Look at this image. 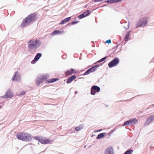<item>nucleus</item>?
Returning <instances> with one entry per match:
<instances>
[{"instance_id": "nucleus-1", "label": "nucleus", "mask_w": 154, "mask_h": 154, "mask_svg": "<svg viewBox=\"0 0 154 154\" xmlns=\"http://www.w3.org/2000/svg\"><path fill=\"white\" fill-rule=\"evenodd\" d=\"M27 44L29 51L31 53L34 54L41 46V42L39 39H31L29 41Z\"/></svg>"}, {"instance_id": "nucleus-2", "label": "nucleus", "mask_w": 154, "mask_h": 154, "mask_svg": "<svg viewBox=\"0 0 154 154\" xmlns=\"http://www.w3.org/2000/svg\"><path fill=\"white\" fill-rule=\"evenodd\" d=\"M36 16L37 14L35 13L30 14L23 20L22 23L20 25V27H23L32 22L36 21L37 20Z\"/></svg>"}, {"instance_id": "nucleus-3", "label": "nucleus", "mask_w": 154, "mask_h": 154, "mask_svg": "<svg viewBox=\"0 0 154 154\" xmlns=\"http://www.w3.org/2000/svg\"><path fill=\"white\" fill-rule=\"evenodd\" d=\"M46 137L40 136H37L34 137V139L39 142L38 144H39V143L42 144H51L53 140H50L49 139H46Z\"/></svg>"}, {"instance_id": "nucleus-4", "label": "nucleus", "mask_w": 154, "mask_h": 154, "mask_svg": "<svg viewBox=\"0 0 154 154\" xmlns=\"http://www.w3.org/2000/svg\"><path fill=\"white\" fill-rule=\"evenodd\" d=\"M149 19L148 17H145L140 19L136 24V27L138 28L139 27H144L148 23Z\"/></svg>"}, {"instance_id": "nucleus-5", "label": "nucleus", "mask_w": 154, "mask_h": 154, "mask_svg": "<svg viewBox=\"0 0 154 154\" xmlns=\"http://www.w3.org/2000/svg\"><path fill=\"white\" fill-rule=\"evenodd\" d=\"M138 122V120L136 118H131L125 122L123 126H131L135 124Z\"/></svg>"}, {"instance_id": "nucleus-6", "label": "nucleus", "mask_w": 154, "mask_h": 154, "mask_svg": "<svg viewBox=\"0 0 154 154\" xmlns=\"http://www.w3.org/2000/svg\"><path fill=\"white\" fill-rule=\"evenodd\" d=\"M119 60L118 57H115L109 63L108 66L109 68L116 66L119 63Z\"/></svg>"}, {"instance_id": "nucleus-7", "label": "nucleus", "mask_w": 154, "mask_h": 154, "mask_svg": "<svg viewBox=\"0 0 154 154\" xmlns=\"http://www.w3.org/2000/svg\"><path fill=\"white\" fill-rule=\"evenodd\" d=\"M100 88L97 85L92 86L91 88V94L92 95H94L96 93H98L100 91Z\"/></svg>"}, {"instance_id": "nucleus-8", "label": "nucleus", "mask_w": 154, "mask_h": 154, "mask_svg": "<svg viewBox=\"0 0 154 154\" xmlns=\"http://www.w3.org/2000/svg\"><path fill=\"white\" fill-rule=\"evenodd\" d=\"M34 137L31 134L25 132L23 141L27 142H30L33 138L34 139Z\"/></svg>"}, {"instance_id": "nucleus-9", "label": "nucleus", "mask_w": 154, "mask_h": 154, "mask_svg": "<svg viewBox=\"0 0 154 154\" xmlns=\"http://www.w3.org/2000/svg\"><path fill=\"white\" fill-rule=\"evenodd\" d=\"M13 95L12 94V93L11 92V91L10 89H9L5 93V94L4 95L1 97L2 98H4L5 99L7 98H12Z\"/></svg>"}, {"instance_id": "nucleus-10", "label": "nucleus", "mask_w": 154, "mask_h": 154, "mask_svg": "<svg viewBox=\"0 0 154 154\" xmlns=\"http://www.w3.org/2000/svg\"><path fill=\"white\" fill-rule=\"evenodd\" d=\"M91 13L90 10H88L79 15L78 17L80 19H82L89 15Z\"/></svg>"}, {"instance_id": "nucleus-11", "label": "nucleus", "mask_w": 154, "mask_h": 154, "mask_svg": "<svg viewBox=\"0 0 154 154\" xmlns=\"http://www.w3.org/2000/svg\"><path fill=\"white\" fill-rule=\"evenodd\" d=\"M25 133V132H24L18 133L16 135L18 139L23 141Z\"/></svg>"}, {"instance_id": "nucleus-12", "label": "nucleus", "mask_w": 154, "mask_h": 154, "mask_svg": "<svg viewBox=\"0 0 154 154\" xmlns=\"http://www.w3.org/2000/svg\"><path fill=\"white\" fill-rule=\"evenodd\" d=\"M104 154H114L113 147L109 146L105 149Z\"/></svg>"}, {"instance_id": "nucleus-13", "label": "nucleus", "mask_w": 154, "mask_h": 154, "mask_svg": "<svg viewBox=\"0 0 154 154\" xmlns=\"http://www.w3.org/2000/svg\"><path fill=\"white\" fill-rule=\"evenodd\" d=\"M154 120V115H152L149 116L147 118L145 122V125L147 126L149 125L151 122H152Z\"/></svg>"}, {"instance_id": "nucleus-14", "label": "nucleus", "mask_w": 154, "mask_h": 154, "mask_svg": "<svg viewBox=\"0 0 154 154\" xmlns=\"http://www.w3.org/2000/svg\"><path fill=\"white\" fill-rule=\"evenodd\" d=\"M96 71V70L93 66L88 69L83 74L81 75H88L92 72H94Z\"/></svg>"}, {"instance_id": "nucleus-15", "label": "nucleus", "mask_w": 154, "mask_h": 154, "mask_svg": "<svg viewBox=\"0 0 154 154\" xmlns=\"http://www.w3.org/2000/svg\"><path fill=\"white\" fill-rule=\"evenodd\" d=\"M19 73L17 72H16L14 76H13L12 80L13 81H16L18 82L20 80V78L19 75Z\"/></svg>"}, {"instance_id": "nucleus-16", "label": "nucleus", "mask_w": 154, "mask_h": 154, "mask_svg": "<svg viewBox=\"0 0 154 154\" xmlns=\"http://www.w3.org/2000/svg\"><path fill=\"white\" fill-rule=\"evenodd\" d=\"M77 78V76L75 75H73L68 77L66 81L67 84H68L71 83L74 80Z\"/></svg>"}, {"instance_id": "nucleus-17", "label": "nucleus", "mask_w": 154, "mask_h": 154, "mask_svg": "<svg viewBox=\"0 0 154 154\" xmlns=\"http://www.w3.org/2000/svg\"><path fill=\"white\" fill-rule=\"evenodd\" d=\"M64 32V31L63 30L60 31L59 30H56L53 31L51 33V35L54 36L55 35L59 34H61Z\"/></svg>"}, {"instance_id": "nucleus-18", "label": "nucleus", "mask_w": 154, "mask_h": 154, "mask_svg": "<svg viewBox=\"0 0 154 154\" xmlns=\"http://www.w3.org/2000/svg\"><path fill=\"white\" fill-rule=\"evenodd\" d=\"M71 19V17H69L62 20L59 23L60 25L64 24L68 22Z\"/></svg>"}, {"instance_id": "nucleus-19", "label": "nucleus", "mask_w": 154, "mask_h": 154, "mask_svg": "<svg viewBox=\"0 0 154 154\" xmlns=\"http://www.w3.org/2000/svg\"><path fill=\"white\" fill-rule=\"evenodd\" d=\"M35 83L37 86H39L40 84L42 83L43 81L41 78L37 77L35 79Z\"/></svg>"}, {"instance_id": "nucleus-20", "label": "nucleus", "mask_w": 154, "mask_h": 154, "mask_svg": "<svg viewBox=\"0 0 154 154\" xmlns=\"http://www.w3.org/2000/svg\"><path fill=\"white\" fill-rule=\"evenodd\" d=\"M59 80V79L58 78H52L51 79H49L47 81V83H50L54 82L57 81Z\"/></svg>"}, {"instance_id": "nucleus-21", "label": "nucleus", "mask_w": 154, "mask_h": 154, "mask_svg": "<svg viewBox=\"0 0 154 154\" xmlns=\"http://www.w3.org/2000/svg\"><path fill=\"white\" fill-rule=\"evenodd\" d=\"M84 127V125L83 124H80L78 126L75 127L74 128L75 130L77 131H78L81 130Z\"/></svg>"}, {"instance_id": "nucleus-22", "label": "nucleus", "mask_w": 154, "mask_h": 154, "mask_svg": "<svg viewBox=\"0 0 154 154\" xmlns=\"http://www.w3.org/2000/svg\"><path fill=\"white\" fill-rule=\"evenodd\" d=\"M131 32V31H128L126 33L125 37V41H128L130 39L129 37L130 36V34Z\"/></svg>"}, {"instance_id": "nucleus-23", "label": "nucleus", "mask_w": 154, "mask_h": 154, "mask_svg": "<svg viewBox=\"0 0 154 154\" xmlns=\"http://www.w3.org/2000/svg\"><path fill=\"white\" fill-rule=\"evenodd\" d=\"M106 134V133L103 132L99 134L96 137V139H100L103 138Z\"/></svg>"}, {"instance_id": "nucleus-24", "label": "nucleus", "mask_w": 154, "mask_h": 154, "mask_svg": "<svg viewBox=\"0 0 154 154\" xmlns=\"http://www.w3.org/2000/svg\"><path fill=\"white\" fill-rule=\"evenodd\" d=\"M107 56H105V57L101 58L100 60H98L96 62H95L93 64H96L97 63H100L101 62H103L107 58Z\"/></svg>"}, {"instance_id": "nucleus-25", "label": "nucleus", "mask_w": 154, "mask_h": 154, "mask_svg": "<svg viewBox=\"0 0 154 154\" xmlns=\"http://www.w3.org/2000/svg\"><path fill=\"white\" fill-rule=\"evenodd\" d=\"M42 56V54L41 53H37L35 57L34 58L38 61Z\"/></svg>"}, {"instance_id": "nucleus-26", "label": "nucleus", "mask_w": 154, "mask_h": 154, "mask_svg": "<svg viewBox=\"0 0 154 154\" xmlns=\"http://www.w3.org/2000/svg\"><path fill=\"white\" fill-rule=\"evenodd\" d=\"M49 76L48 74H46L45 75H42L41 78L44 81V80H46L48 79V78Z\"/></svg>"}, {"instance_id": "nucleus-27", "label": "nucleus", "mask_w": 154, "mask_h": 154, "mask_svg": "<svg viewBox=\"0 0 154 154\" xmlns=\"http://www.w3.org/2000/svg\"><path fill=\"white\" fill-rule=\"evenodd\" d=\"M133 151V149H129L126 150L123 154H131Z\"/></svg>"}, {"instance_id": "nucleus-28", "label": "nucleus", "mask_w": 154, "mask_h": 154, "mask_svg": "<svg viewBox=\"0 0 154 154\" xmlns=\"http://www.w3.org/2000/svg\"><path fill=\"white\" fill-rule=\"evenodd\" d=\"M72 74V72L71 71V70L70 69L69 70H67L65 72V75H66L68 76H69V75H70Z\"/></svg>"}, {"instance_id": "nucleus-29", "label": "nucleus", "mask_w": 154, "mask_h": 154, "mask_svg": "<svg viewBox=\"0 0 154 154\" xmlns=\"http://www.w3.org/2000/svg\"><path fill=\"white\" fill-rule=\"evenodd\" d=\"M119 45H117L116 46H115L114 47H113L111 49H110L109 50V51H111L112 50L114 49H116V50L113 51L112 52L111 54H112L113 53L115 52L116 50L117 49V48H118V46Z\"/></svg>"}, {"instance_id": "nucleus-30", "label": "nucleus", "mask_w": 154, "mask_h": 154, "mask_svg": "<svg viewBox=\"0 0 154 154\" xmlns=\"http://www.w3.org/2000/svg\"><path fill=\"white\" fill-rule=\"evenodd\" d=\"M109 3L110 4H112L111 0H107L103 2H102L101 4L102 3Z\"/></svg>"}, {"instance_id": "nucleus-31", "label": "nucleus", "mask_w": 154, "mask_h": 154, "mask_svg": "<svg viewBox=\"0 0 154 154\" xmlns=\"http://www.w3.org/2000/svg\"><path fill=\"white\" fill-rule=\"evenodd\" d=\"M26 93V92L24 91H23L22 92H21V93H20V94H19L18 96H20L22 95H25V94Z\"/></svg>"}, {"instance_id": "nucleus-32", "label": "nucleus", "mask_w": 154, "mask_h": 154, "mask_svg": "<svg viewBox=\"0 0 154 154\" xmlns=\"http://www.w3.org/2000/svg\"><path fill=\"white\" fill-rule=\"evenodd\" d=\"M70 69L71 70V71L72 72V74L75 73L77 72L76 70L75 69L71 68Z\"/></svg>"}, {"instance_id": "nucleus-33", "label": "nucleus", "mask_w": 154, "mask_h": 154, "mask_svg": "<svg viewBox=\"0 0 154 154\" xmlns=\"http://www.w3.org/2000/svg\"><path fill=\"white\" fill-rule=\"evenodd\" d=\"M37 61H38L36 59H35L34 58L33 60L31 62V63L32 64H34Z\"/></svg>"}, {"instance_id": "nucleus-34", "label": "nucleus", "mask_w": 154, "mask_h": 154, "mask_svg": "<svg viewBox=\"0 0 154 154\" xmlns=\"http://www.w3.org/2000/svg\"><path fill=\"white\" fill-rule=\"evenodd\" d=\"M79 22V21H73L71 22V24L72 25H75Z\"/></svg>"}, {"instance_id": "nucleus-35", "label": "nucleus", "mask_w": 154, "mask_h": 154, "mask_svg": "<svg viewBox=\"0 0 154 154\" xmlns=\"http://www.w3.org/2000/svg\"><path fill=\"white\" fill-rule=\"evenodd\" d=\"M75 129L73 128L70 129L69 131V133H72L75 132Z\"/></svg>"}, {"instance_id": "nucleus-36", "label": "nucleus", "mask_w": 154, "mask_h": 154, "mask_svg": "<svg viewBox=\"0 0 154 154\" xmlns=\"http://www.w3.org/2000/svg\"><path fill=\"white\" fill-rule=\"evenodd\" d=\"M123 125H117L115 127V128L116 129V130L118 129V128H121L122 127H123L124 126H122Z\"/></svg>"}, {"instance_id": "nucleus-37", "label": "nucleus", "mask_w": 154, "mask_h": 154, "mask_svg": "<svg viewBox=\"0 0 154 154\" xmlns=\"http://www.w3.org/2000/svg\"><path fill=\"white\" fill-rule=\"evenodd\" d=\"M111 40L110 39H109L107 40H106L105 43H108V44H109L110 43H111Z\"/></svg>"}, {"instance_id": "nucleus-38", "label": "nucleus", "mask_w": 154, "mask_h": 154, "mask_svg": "<svg viewBox=\"0 0 154 154\" xmlns=\"http://www.w3.org/2000/svg\"><path fill=\"white\" fill-rule=\"evenodd\" d=\"M99 66H100V65L99 64H97V65H96L93 66V67H94V68H95V70H96L97 69V68Z\"/></svg>"}, {"instance_id": "nucleus-39", "label": "nucleus", "mask_w": 154, "mask_h": 154, "mask_svg": "<svg viewBox=\"0 0 154 154\" xmlns=\"http://www.w3.org/2000/svg\"><path fill=\"white\" fill-rule=\"evenodd\" d=\"M103 0H93L92 1H94L95 2H100L103 1Z\"/></svg>"}, {"instance_id": "nucleus-40", "label": "nucleus", "mask_w": 154, "mask_h": 154, "mask_svg": "<svg viewBox=\"0 0 154 154\" xmlns=\"http://www.w3.org/2000/svg\"><path fill=\"white\" fill-rule=\"evenodd\" d=\"M62 57L63 59H65L66 57V55H62Z\"/></svg>"}, {"instance_id": "nucleus-41", "label": "nucleus", "mask_w": 154, "mask_h": 154, "mask_svg": "<svg viewBox=\"0 0 154 154\" xmlns=\"http://www.w3.org/2000/svg\"><path fill=\"white\" fill-rule=\"evenodd\" d=\"M116 128H114L113 129H112V130L111 131L112 132V133L113 132H115L116 131Z\"/></svg>"}, {"instance_id": "nucleus-42", "label": "nucleus", "mask_w": 154, "mask_h": 154, "mask_svg": "<svg viewBox=\"0 0 154 154\" xmlns=\"http://www.w3.org/2000/svg\"><path fill=\"white\" fill-rule=\"evenodd\" d=\"M71 25H72L71 24V22L69 23H68L67 25L66 26H71Z\"/></svg>"}, {"instance_id": "nucleus-43", "label": "nucleus", "mask_w": 154, "mask_h": 154, "mask_svg": "<svg viewBox=\"0 0 154 154\" xmlns=\"http://www.w3.org/2000/svg\"><path fill=\"white\" fill-rule=\"evenodd\" d=\"M91 42H92L93 43V45L92 46V47H95V45L94 44V41H92Z\"/></svg>"}, {"instance_id": "nucleus-44", "label": "nucleus", "mask_w": 154, "mask_h": 154, "mask_svg": "<svg viewBox=\"0 0 154 154\" xmlns=\"http://www.w3.org/2000/svg\"><path fill=\"white\" fill-rule=\"evenodd\" d=\"M102 130V129H98V130H97V131H96V132H98V131L100 132V131H101Z\"/></svg>"}, {"instance_id": "nucleus-45", "label": "nucleus", "mask_w": 154, "mask_h": 154, "mask_svg": "<svg viewBox=\"0 0 154 154\" xmlns=\"http://www.w3.org/2000/svg\"><path fill=\"white\" fill-rule=\"evenodd\" d=\"M122 47H121V48H120V51H118L116 53H118L119 52H120V51H121L122 50Z\"/></svg>"}, {"instance_id": "nucleus-46", "label": "nucleus", "mask_w": 154, "mask_h": 154, "mask_svg": "<svg viewBox=\"0 0 154 154\" xmlns=\"http://www.w3.org/2000/svg\"><path fill=\"white\" fill-rule=\"evenodd\" d=\"M104 63V62H103L102 63H101L100 64H99V65H100V66H101Z\"/></svg>"}, {"instance_id": "nucleus-47", "label": "nucleus", "mask_w": 154, "mask_h": 154, "mask_svg": "<svg viewBox=\"0 0 154 154\" xmlns=\"http://www.w3.org/2000/svg\"><path fill=\"white\" fill-rule=\"evenodd\" d=\"M108 5H103V6H101V7H105V6H106Z\"/></svg>"}, {"instance_id": "nucleus-48", "label": "nucleus", "mask_w": 154, "mask_h": 154, "mask_svg": "<svg viewBox=\"0 0 154 154\" xmlns=\"http://www.w3.org/2000/svg\"><path fill=\"white\" fill-rule=\"evenodd\" d=\"M77 93H78L77 91H75V93H74L75 94H76Z\"/></svg>"}, {"instance_id": "nucleus-49", "label": "nucleus", "mask_w": 154, "mask_h": 154, "mask_svg": "<svg viewBox=\"0 0 154 154\" xmlns=\"http://www.w3.org/2000/svg\"><path fill=\"white\" fill-rule=\"evenodd\" d=\"M152 148H153L154 149V147L153 146H151L150 149H151Z\"/></svg>"}, {"instance_id": "nucleus-50", "label": "nucleus", "mask_w": 154, "mask_h": 154, "mask_svg": "<svg viewBox=\"0 0 154 154\" xmlns=\"http://www.w3.org/2000/svg\"><path fill=\"white\" fill-rule=\"evenodd\" d=\"M87 5H85V6H84V8H86L87 7Z\"/></svg>"}, {"instance_id": "nucleus-51", "label": "nucleus", "mask_w": 154, "mask_h": 154, "mask_svg": "<svg viewBox=\"0 0 154 154\" xmlns=\"http://www.w3.org/2000/svg\"><path fill=\"white\" fill-rule=\"evenodd\" d=\"M112 132L111 131V132L109 133V135H110V134H112Z\"/></svg>"}, {"instance_id": "nucleus-52", "label": "nucleus", "mask_w": 154, "mask_h": 154, "mask_svg": "<svg viewBox=\"0 0 154 154\" xmlns=\"http://www.w3.org/2000/svg\"><path fill=\"white\" fill-rule=\"evenodd\" d=\"M90 66H88L87 68H85V69H87L88 68H89V67H90Z\"/></svg>"}, {"instance_id": "nucleus-53", "label": "nucleus", "mask_w": 154, "mask_h": 154, "mask_svg": "<svg viewBox=\"0 0 154 154\" xmlns=\"http://www.w3.org/2000/svg\"><path fill=\"white\" fill-rule=\"evenodd\" d=\"M94 136H95V135L94 134H93V135H92L91 137H93Z\"/></svg>"}, {"instance_id": "nucleus-54", "label": "nucleus", "mask_w": 154, "mask_h": 154, "mask_svg": "<svg viewBox=\"0 0 154 154\" xmlns=\"http://www.w3.org/2000/svg\"><path fill=\"white\" fill-rule=\"evenodd\" d=\"M86 146H85H85H84V148H86Z\"/></svg>"}, {"instance_id": "nucleus-55", "label": "nucleus", "mask_w": 154, "mask_h": 154, "mask_svg": "<svg viewBox=\"0 0 154 154\" xmlns=\"http://www.w3.org/2000/svg\"><path fill=\"white\" fill-rule=\"evenodd\" d=\"M43 152V151L41 152H40V153H39L38 154H40V153H41V152Z\"/></svg>"}, {"instance_id": "nucleus-56", "label": "nucleus", "mask_w": 154, "mask_h": 154, "mask_svg": "<svg viewBox=\"0 0 154 154\" xmlns=\"http://www.w3.org/2000/svg\"><path fill=\"white\" fill-rule=\"evenodd\" d=\"M2 107V106L0 105V109Z\"/></svg>"}, {"instance_id": "nucleus-57", "label": "nucleus", "mask_w": 154, "mask_h": 154, "mask_svg": "<svg viewBox=\"0 0 154 154\" xmlns=\"http://www.w3.org/2000/svg\"><path fill=\"white\" fill-rule=\"evenodd\" d=\"M129 24H128V28H129Z\"/></svg>"}, {"instance_id": "nucleus-58", "label": "nucleus", "mask_w": 154, "mask_h": 154, "mask_svg": "<svg viewBox=\"0 0 154 154\" xmlns=\"http://www.w3.org/2000/svg\"><path fill=\"white\" fill-rule=\"evenodd\" d=\"M81 79V78H78V79Z\"/></svg>"}, {"instance_id": "nucleus-59", "label": "nucleus", "mask_w": 154, "mask_h": 154, "mask_svg": "<svg viewBox=\"0 0 154 154\" xmlns=\"http://www.w3.org/2000/svg\"><path fill=\"white\" fill-rule=\"evenodd\" d=\"M123 100H121V101H121V102H122V101H123Z\"/></svg>"}, {"instance_id": "nucleus-60", "label": "nucleus", "mask_w": 154, "mask_h": 154, "mask_svg": "<svg viewBox=\"0 0 154 154\" xmlns=\"http://www.w3.org/2000/svg\"><path fill=\"white\" fill-rule=\"evenodd\" d=\"M108 106V105H106V107H107V106Z\"/></svg>"}, {"instance_id": "nucleus-61", "label": "nucleus", "mask_w": 154, "mask_h": 154, "mask_svg": "<svg viewBox=\"0 0 154 154\" xmlns=\"http://www.w3.org/2000/svg\"><path fill=\"white\" fill-rule=\"evenodd\" d=\"M152 105V106L154 105V104Z\"/></svg>"}]
</instances>
